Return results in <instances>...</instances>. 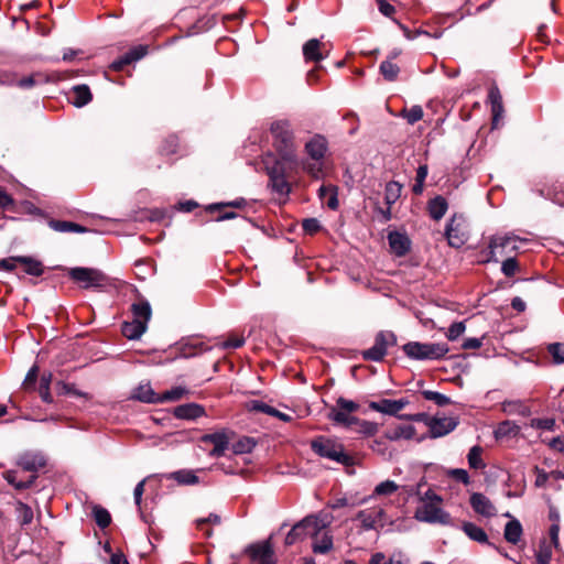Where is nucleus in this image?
Here are the masks:
<instances>
[{
    "mask_svg": "<svg viewBox=\"0 0 564 564\" xmlns=\"http://www.w3.org/2000/svg\"><path fill=\"white\" fill-rule=\"evenodd\" d=\"M273 147L280 158L288 162H295V137L292 124L286 119H276L270 124Z\"/></svg>",
    "mask_w": 564,
    "mask_h": 564,
    "instance_id": "obj_1",
    "label": "nucleus"
},
{
    "mask_svg": "<svg viewBox=\"0 0 564 564\" xmlns=\"http://www.w3.org/2000/svg\"><path fill=\"white\" fill-rule=\"evenodd\" d=\"M312 451L323 458L330 459L344 466L352 464V457L345 453L344 446L325 436H318L311 442Z\"/></svg>",
    "mask_w": 564,
    "mask_h": 564,
    "instance_id": "obj_2",
    "label": "nucleus"
},
{
    "mask_svg": "<svg viewBox=\"0 0 564 564\" xmlns=\"http://www.w3.org/2000/svg\"><path fill=\"white\" fill-rule=\"evenodd\" d=\"M327 525L328 522L322 519L319 514H310L292 527L285 536V545H293L307 536L315 535Z\"/></svg>",
    "mask_w": 564,
    "mask_h": 564,
    "instance_id": "obj_3",
    "label": "nucleus"
},
{
    "mask_svg": "<svg viewBox=\"0 0 564 564\" xmlns=\"http://www.w3.org/2000/svg\"><path fill=\"white\" fill-rule=\"evenodd\" d=\"M404 354L415 360H436L443 358L448 351L445 343L410 341L403 346Z\"/></svg>",
    "mask_w": 564,
    "mask_h": 564,
    "instance_id": "obj_4",
    "label": "nucleus"
},
{
    "mask_svg": "<svg viewBox=\"0 0 564 564\" xmlns=\"http://www.w3.org/2000/svg\"><path fill=\"white\" fill-rule=\"evenodd\" d=\"M263 162L272 191L279 195H288L291 187L285 177V163L289 162L282 158L278 160L273 154H268Z\"/></svg>",
    "mask_w": 564,
    "mask_h": 564,
    "instance_id": "obj_5",
    "label": "nucleus"
},
{
    "mask_svg": "<svg viewBox=\"0 0 564 564\" xmlns=\"http://www.w3.org/2000/svg\"><path fill=\"white\" fill-rule=\"evenodd\" d=\"M355 519L360 522V528L364 531H379L388 524H393V520L388 517L382 506H373L359 510Z\"/></svg>",
    "mask_w": 564,
    "mask_h": 564,
    "instance_id": "obj_6",
    "label": "nucleus"
},
{
    "mask_svg": "<svg viewBox=\"0 0 564 564\" xmlns=\"http://www.w3.org/2000/svg\"><path fill=\"white\" fill-rule=\"evenodd\" d=\"M522 239L513 234H498L490 238L488 260L498 261V257H511L519 249V242Z\"/></svg>",
    "mask_w": 564,
    "mask_h": 564,
    "instance_id": "obj_7",
    "label": "nucleus"
},
{
    "mask_svg": "<svg viewBox=\"0 0 564 564\" xmlns=\"http://www.w3.org/2000/svg\"><path fill=\"white\" fill-rule=\"evenodd\" d=\"M69 278L84 289H101L107 283V276L93 268L76 267L68 270Z\"/></svg>",
    "mask_w": 564,
    "mask_h": 564,
    "instance_id": "obj_8",
    "label": "nucleus"
},
{
    "mask_svg": "<svg viewBox=\"0 0 564 564\" xmlns=\"http://www.w3.org/2000/svg\"><path fill=\"white\" fill-rule=\"evenodd\" d=\"M442 503L429 502L422 503L416 508L414 518L420 522L431 524L452 525V517L442 507Z\"/></svg>",
    "mask_w": 564,
    "mask_h": 564,
    "instance_id": "obj_9",
    "label": "nucleus"
},
{
    "mask_svg": "<svg viewBox=\"0 0 564 564\" xmlns=\"http://www.w3.org/2000/svg\"><path fill=\"white\" fill-rule=\"evenodd\" d=\"M445 237L448 245L453 248H460L467 242L469 231L467 221L463 215L454 214L451 217L445 228Z\"/></svg>",
    "mask_w": 564,
    "mask_h": 564,
    "instance_id": "obj_10",
    "label": "nucleus"
},
{
    "mask_svg": "<svg viewBox=\"0 0 564 564\" xmlns=\"http://www.w3.org/2000/svg\"><path fill=\"white\" fill-rule=\"evenodd\" d=\"M397 344L395 335L390 330H381L375 337V344L362 351L365 360L381 361L387 355L388 348Z\"/></svg>",
    "mask_w": 564,
    "mask_h": 564,
    "instance_id": "obj_11",
    "label": "nucleus"
},
{
    "mask_svg": "<svg viewBox=\"0 0 564 564\" xmlns=\"http://www.w3.org/2000/svg\"><path fill=\"white\" fill-rule=\"evenodd\" d=\"M329 50L318 39H311L303 45V56L306 62L318 63L328 57Z\"/></svg>",
    "mask_w": 564,
    "mask_h": 564,
    "instance_id": "obj_12",
    "label": "nucleus"
},
{
    "mask_svg": "<svg viewBox=\"0 0 564 564\" xmlns=\"http://www.w3.org/2000/svg\"><path fill=\"white\" fill-rule=\"evenodd\" d=\"M469 503L473 510L485 518H494L497 514V509L491 500L481 492H474L470 495Z\"/></svg>",
    "mask_w": 564,
    "mask_h": 564,
    "instance_id": "obj_13",
    "label": "nucleus"
},
{
    "mask_svg": "<svg viewBox=\"0 0 564 564\" xmlns=\"http://www.w3.org/2000/svg\"><path fill=\"white\" fill-rule=\"evenodd\" d=\"M458 420L456 417H433L429 422L430 436L437 438L447 435L456 429Z\"/></svg>",
    "mask_w": 564,
    "mask_h": 564,
    "instance_id": "obj_14",
    "label": "nucleus"
},
{
    "mask_svg": "<svg viewBox=\"0 0 564 564\" xmlns=\"http://www.w3.org/2000/svg\"><path fill=\"white\" fill-rule=\"evenodd\" d=\"M46 464L45 457L39 452H25L17 459V465L35 475Z\"/></svg>",
    "mask_w": 564,
    "mask_h": 564,
    "instance_id": "obj_15",
    "label": "nucleus"
},
{
    "mask_svg": "<svg viewBox=\"0 0 564 564\" xmlns=\"http://www.w3.org/2000/svg\"><path fill=\"white\" fill-rule=\"evenodd\" d=\"M200 442L205 444H213V449L209 452L212 457H220L228 448L229 440L224 432H216L213 434H205L200 437Z\"/></svg>",
    "mask_w": 564,
    "mask_h": 564,
    "instance_id": "obj_16",
    "label": "nucleus"
},
{
    "mask_svg": "<svg viewBox=\"0 0 564 564\" xmlns=\"http://www.w3.org/2000/svg\"><path fill=\"white\" fill-rule=\"evenodd\" d=\"M148 53V48L144 45H138L127 52L124 55L113 61L110 65L111 69L116 72L122 70L127 65L137 62L144 57Z\"/></svg>",
    "mask_w": 564,
    "mask_h": 564,
    "instance_id": "obj_17",
    "label": "nucleus"
},
{
    "mask_svg": "<svg viewBox=\"0 0 564 564\" xmlns=\"http://www.w3.org/2000/svg\"><path fill=\"white\" fill-rule=\"evenodd\" d=\"M406 404H408V401L404 399H400V400L382 399L379 401H371L369 403V408L373 411H377V412H380L383 414L395 415Z\"/></svg>",
    "mask_w": 564,
    "mask_h": 564,
    "instance_id": "obj_18",
    "label": "nucleus"
},
{
    "mask_svg": "<svg viewBox=\"0 0 564 564\" xmlns=\"http://www.w3.org/2000/svg\"><path fill=\"white\" fill-rule=\"evenodd\" d=\"M310 538L313 539L312 551L315 554H327L334 547L333 535L326 528Z\"/></svg>",
    "mask_w": 564,
    "mask_h": 564,
    "instance_id": "obj_19",
    "label": "nucleus"
},
{
    "mask_svg": "<svg viewBox=\"0 0 564 564\" xmlns=\"http://www.w3.org/2000/svg\"><path fill=\"white\" fill-rule=\"evenodd\" d=\"M488 102L491 107L492 126L496 127L502 118L505 109L502 104V96L497 85H491L488 91Z\"/></svg>",
    "mask_w": 564,
    "mask_h": 564,
    "instance_id": "obj_20",
    "label": "nucleus"
},
{
    "mask_svg": "<svg viewBox=\"0 0 564 564\" xmlns=\"http://www.w3.org/2000/svg\"><path fill=\"white\" fill-rule=\"evenodd\" d=\"M327 151V141L321 135L316 134L305 144V152L311 160H324Z\"/></svg>",
    "mask_w": 564,
    "mask_h": 564,
    "instance_id": "obj_21",
    "label": "nucleus"
},
{
    "mask_svg": "<svg viewBox=\"0 0 564 564\" xmlns=\"http://www.w3.org/2000/svg\"><path fill=\"white\" fill-rule=\"evenodd\" d=\"M173 415L180 420H195L205 415V409L198 403H186L174 408Z\"/></svg>",
    "mask_w": 564,
    "mask_h": 564,
    "instance_id": "obj_22",
    "label": "nucleus"
},
{
    "mask_svg": "<svg viewBox=\"0 0 564 564\" xmlns=\"http://www.w3.org/2000/svg\"><path fill=\"white\" fill-rule=\"evenodd\" d=\"M389 246L394 254L398 257L404 256L411 246V241L406 235L393 231L388 235Z\"/></svg>",
    "mask_w": 564,
    "mask_h": 564,
    "instance_id": "obj_23",
    "label": "nucleus"
},
{
    "mask_svg": "<svg viewBox=\"0 0 564 564\" xmlns=\"http://www.w3.org/2000/svg\"><path fill=\"white\" fill-rule=\"evenodd\" d=\"M399 489L398 484H395L393 480H384L379 482L372 490V494L370 496L364 497L361 500L358 501V503H367L371 499H375L377 497H389L393 494H395Z\"/></svg>",
    "mask_w": 564,
    "mask_h": 564,
    "instance_id": "obj_24",
    "label": "nucleus"
},
{
    "mask_svg": "<svg viewBox=\"0 0 564 564\" xmlns=\"http://www.w3.org/2000/svg\"><path fill=\"white\" fill-rule=\"evenodd\" d=\"M210 346H207L204 341L198 338H192L186 343H183L180 347V356L183 358L194 357L203 351L209 350Z\"/></svg>",
    "mask_w": 564,
    "mask_h": 564,
    "instance_id": "obj_25",
    "label": "nucleus"
},
{
    "mask_svg": "<svg viewBox=\"0 0 564 564\" xmlns=\"http://www.w3.org/2000/svg\"><path fill=\"white\" fill-rule=\"evenodd\" d=\"M132 399L144 403H159L160 394L155 393L150 383L139 384L132 392Z\"/></svg>",
    "mask_w": 564,
    "mask_h": 564,
    "instance_id": "obj_26",
    "label": "nucleus"
},
{
    "mask_svg": "<svg viewBox=\"0 0 564 564\" xmlns=\"http://www.w3.org/2000/svg\"><path fill=\"white\" fill-rule=\"evenodd\" d=\"M415 435V427L411 424H401L389 429L384 433V438L389 441L411 440Z\"/></svg>",
    "mask_w": 564,
    "mask_h": 564,
    "instance_id": "obj_27",
    "label": "nucleus"
},
{
    "mask_svg": "<svg viewBox=\"0 0 564 564\" xmlns=\"http://www.w3.org/2000/svg\"><path fill=\"white\" fill-rule=\"evenodd\" d=\"M429 213L434 220H440L446 214L448 204L443 196H436L429 202Z\"/></svg>",
    "mask_w": 564,
    "mask_h": 564,
    "instance_id": "obj_28",
    "label": "nucleus"
},
{
    "mask_svg": "<svg viewBox=\"0 0 564 564\" xmlns=\"http://www.w3.org/2000/svg\"><path fill=\"white\" fill-rule=\"evenodd\" d=\"M91 93L87 85H77L73 88L72 104L75 107H84L91 100Z\"/></svg>",
    "mask_w": 564,
    "mask_h": 564,
    "instance_id": "obj_29",
    "label": "nucleus"
},
{
    "mask_svg": "<svg viewBox=\"0 0 564 564\" xmlns=\"http://www.w3.org/2000/svg\"><path fill=\"white\" fill-rule=\"evenodd\" d=\"M147 330L145 325L139 321L124 322L121 332L130 340L139 339Z\"/></svg>",
    "mask_w": 564,
    "mask_h": 564,
    "instance_id": "obj_30",
    "label": "nucleus"
},
{
    "mask_svg": "<svg viewBox=\"0 0 564 564\" xmlns=\"http://www.w3.org/2000/svg\"><path fill=\"white\" fill-rule=\"evenodd\" d=\"M522 532L520 521L512 519L506 524L503 535L509 543L517 544L521 539Z\"/></svg>",
    "mask_w": 564,
    "mask_h": 564,
    "instance_id": "obj_31",
    "label": "nucleus"
},
{
    "mask_svg": "<svg viewBox=\"0 0 564 564\" xmlns=\"http://www.w3.org/2000/svg\"><path fill=\"white\" fill-rule=\"evenodd\" d=\"M462 530L473 541H476L478 543L488 542V536L484 529H481L480 527L476 525L473 522H464L462 525Z\"/></svg>",
    "mask_w": 564,
    "mask_h": 564,
    "instance_id": "obj_32",
    "label": "nucleus"
},
{
    "mask_svg": "<svg viewBox=\"0 0 564 564\" xmlns=\"http://www.w3.org/2000/svg\"><path fill=\"white\" fill-rule=\"evenodd\" d=\"M350 412H346L337 406L332 408L328 417L335 423L341 424L346 427H351L355 422H357V417L350 415Z\"/></svg>",
    "mask_w": 564,
    "mask_h": 564,
    "instance_id": "obj_33",
    "label": "nucleus"
},
{
    "mask_svg": "<svg viewBox=\"0 0 564 564\" xmlns=\"http://www.w3.org/2000/svg\"><path fill=\"white\" fill-rule=\"evenodd\" d=\"M50 227L58 232H86L87 228L72 221L66 220H51L48 223Z\"/></svg>",
    "mask_w": 564,
    "mask_h": 564,
    "instance_id": "obj_34",
    "label": "nucleus"
},
{
    "mask_svg": "<svg viewBox=\"0 0 564 564\" xmlns=\"http://www.w3.org/2000/svg\"><path fill=\"white\" fill-rule=\"evenodd\" d=\"M132 314L133 321H139L141 324L145 325L150 321L151 317V306L148 302H139L132 304Z\"/></svg>",
    "mask_w": 564,
    "mask_h": 564,
    "instance_id": "obj_35",
    "label": "nucleus"
},
{
    "mask_svg": "<svg viewBox=\"0 0 564 564\" xmlns=\"http://www.w3.org/2000/svg\"><path fill=\"white\" fill-rule=\"evenodd\" d=\"M3 478L12 485L18 490H23L30 488L34 480L36 479V475H31L26 480H18L15 470H8L3 474Z\"/></svg>",
    "mask_w": 564,
    "mask_h": 564,
    "instance_id": "obj_36",
    "label": "nucleus"
},
{
    "mask_svg": "<svg viewBox=\"0 0 564 564\" xmlns=\"http://www.w3.org/2000/svg\"><path fill=\"white\" fill-rule=\"evenodd\" d=\"M249 553L252 558L259 560L260 562L264 561L267 557H273V551L269 542L251 545Z\"/></svg>",
    "mask_w": 564,
    "mask_h": 564,
    "instance_id": "obj_37",
    "label": "nucleus"
},
{
    "mask_svg": "<svg viewBox=\"0 0 564 564\" xmlns=\"http://www.w3.org/2000/svg\"><path fill=\"white\" fill-rule=\"evenodd\" d=\"M18 262L24 265V272L30 275L40 276L44 271L42 263L31 257L20 256Z\"/></svg>",
    "mask_w": 564,
    "mask_h": 564,
    "instance_id": "obj_38",
    "label": "nucleus"
},
{
    "mask_svg": "<svg viewBox=\"0 0 564 564\" xmlns=\"http://www.w3.org/2000/svg\"><path fill=\"white\" fill-rule=\"evenodd\" d=\"M169 478L174 479L180 485H195L198 482V477L191 469L174 471L170 474Z\"/></svg>",
    "mask_w": 564,
    "mask_h": 564,
    "instance_id": "obj_39",
    "label": "nucleus"
},
{
    "mask_svg": "<svg viewBox=\"0 0 564 564\" xmlns=\"http://www.w3.org/2000/svg\"><path fill=\"white\" fill-rule=\"evenodd\" d=\"M15 512L21 527L28 525L33 521V510L26 503L18 501L15 505Z\"/></svg>",
    "mask_w": 564,
    "mask_h": 564,
    "instance_id": "obj_40",
    "label": "nucleus"
},
{
    "mask_svg": "<svg viewBox=\"0 0 564 564\" xmlns=\"http://www.w3.org/2000/svg\"><path fill=\"white\" fill-rule=\"evenodd\" d=\"M187 394H189V390L187 388L182 386L174 387L171 390H167L164 393L160 394L159 403L177 401L186 397Z\"/></svg>",
    "mask_w": 564,
    "mask_h": 564,
    "instance_id": "obj_41",
    "label": "nucleus"
},
{
    "mask_svg": "<svg viewBox=\"0 0 564 564\" xmlns=\"http://www.w3.org/2000/svg\"><path fill=\"white\" fill-rule=\"evenodd\" d=\"M482 447L479 445H475L469 449V453L467 455L468 465L473 469H484L486 467V464L484 463L482 458Z\"/></svg>",
    "mask_w": 564,
    "mask_h": 564,
    "instance_id": "obj_42",
    "label": "nucleus"
},
{
    "mask_svg": "<svg viewBox=\"0 0 564 564\" xmlns=\"http://www.w3.org/2000/svg\"><path fill=\"white\" fill-rule=\"evenodd\" d=\"M402 186L398 182H389L386 185L384 202L388 206H392L401 195Z\"/></svg>",
    "mask_w": 564,
    "mask_h": 564,
    "instance_id": "obj_43",
    "label": "nucleus"
},
{
    "mask_svg": "<svg viewBox=\"0 0 564 564\" xmlns=\"http://www.w3.org/2000/svg\"><path fill=\"white\" fill-rule=\"evenodd\" d=\"M52 373L51 372H47V373H43L42 377H41V380H40V386H39V393H40V397L41 399L46 402V403H52L53 402V398L51 395V392H50V386H51V382H52Z\"/></svg>",
    "mask_w": 564,
    "mask_h": 564,
    "instance_id": "obj_44",
    "label": "nucleus"
},
{
    "mask_svg": "<svg viewBox=\"0 0 564 564\" xmlns=\"http://www.w3.org/2000/svg\"><path fill=\"white\" fill-rule=\"evenodd\" d=\"M399 66L394 64L391 59H386L380 64V73L382 74L384 79L389 82L395 80L399 75Z\"/></svg>",
    "mask_w": 564,
    "mask_h": 564,
    "instance_id": "obj_45",
    "label": "nucleus"
},
{
    "mask_svg": "<svg viewBox=\"0 0 564 564\" xmlns=\"http://www.w3.org/2000/svg\"><path fill=\"white\" fill-rule=\"evenodd\" d=\"M552 544L545 540L541 541L539 550L535 554L538 564H550L552 557Z\"/></svg>",
    "mask_w": 564,
    "mask_h": 564,
    "instance_id": "obj_46",
    "label": "nucleus"
},
{
    "mask_svg": "<svg viewBox=\"0 0 564 564\" xmlns=\"http://www.w3.org/2000/svg\"><path fill=\"white\" fill-rule=\"evenodd\" d=\"M93 516H94L96 523L101 529L107 528L111 522L110 513L108 512L107 509H105L100 506H95L93 508Z\"/></svg>",
    "mask_w": 564,
    "mask_h": 564,
    "instance_id": "obj_47",
    "label": "nucleus"
},
{
    "mask_svg": "<svg viewBox=\"0 0 564 564\" xmlns=\"http://www.w3.org/2000/svg\"><path fill=\"white\" fill-rule=\"evenodd\" d=\"M303 169L314 178H321L324 174V160H312L311 162H304Z\"/></svg>",
    "mask_w": 564,
    "mask_h": 564,
    "instance_id": "obj_48",
    "label": "nucleus"
},
{
    "mask_svg": "<svg viewBox=\"0 0 564 564\" xmlns=\"http://www.w3.org/2000/svg\"><path fill=\"white\" fill-rule=\"evenodd\" d=\"M356 425V431L366 436H372L379 431V425L375 422L359 420L357 417V422L354 423Z\"/></svg>",
    "mask_w": 564,
    "mask_h": 564,
    "instance_id": "obj_49",
    "label": "nucleus"
},
{
    "mask_svg": "<svg viewBox=\"0 0 564 564\" xmlns=\"http://www.w3.org/2000/svg\"><path fill=\"white\" fill-rule=\"evenodd\" d=\"M369 564H404L401 554L387 557L383 553L377 552L370 557Z\"/></svg>",
    "mask_w": 564,
    "mask_h": 564,
    "instance_id": "obj_50",
    "label": "nucleus"
},
{
    "mask_svg": "<svg viewBox=\"0 0 564 564\" xmlns=\"http://www.w3.org/2000/svg\"><path fill=\"white\" fill-rule=\"evenodd\" d=\"M519 432V426L511 421H503L501 422L497 430H496V436L497 437H505L510 435H517Z\"/></svg>",
    "mask_w": 564,
    "mask_h": 564,
    "instance_id": "obj_51",
    "label": "nucleus"
},
{
    "mask_svg": "<svg viewBox=\"0 0 564 564\" xmlns=\"http://www.w3.org/2000/svg\"><path fill=\"white\" fill-rule=\"evenodd\" d=\"M547 351L552 356L554 364H564V343L550 344Z\"/></svg>",
    "mask_w": 564,
    "mask_h": 564,
    "instance_id": "obj_52",
    "label": "nucleus"
},
{
    "mask_svg": "<svg viewBox=\"0 0 564 564\" xmlns=\"http://www.w3.org/2000/svg\"><path fill=\"white\" fill-rule=\"evenodd\" d=\"M422 395L424 397L425 400L433 401L440 406H444L451 403V399L447 395L436 391L424 390L422 392Z\"/></svg>",
    "mask_w": 564,
    "mask_h": 564,
    "instance_id": "obj_53",
    "label": "nucleus"
},
{
    "mask_svg": "<svg viewBox=\"0 0 564 564\" xmlns=\"http://www.w3.org/2000/svg\"><path fill=\"white\" fill-rule=\"evenodd\" d=\"M403 117L410 124H414L423 118V109L421 106H413L408 110H403Z\"/></svg>",
    "mask_w": 564,
    "mask_h": 564,
    "instance_id": "obj_54",
    "label": "nucleus"
},
{
    "mask_svg": "<svg viewBox=\"0 0 564 564\" xmlns=\"http://www.w3.org/2000/svg\"><path fill=\"white\" fill-rule=\"evenodd\" d=\"M501 271L508 278L513 276L516 274V272L518 271V262H517L516 258L514 257L506 258V260L502 262Z\"/></svg>",
    "mask_w": 564,
    "mask_h": 564,
    "instance_id": "obj_55",
    "label": "nucleus"
},
{
    "mask_svg": "<svg viewBox=\"0 0 564 564\" xmlns=\"http://www.w3.org/2000/svg\"><path fill=\"white\" fill-rule=\"evenodd\" d=\"M465 329L466 326L464 322L453 323L446 333V337L452 341L456 340L459 336L464 334Z\"/></svg>",
    "mask_w": 564,
    "mask_h": 564,
    "instance_id": "obj_56",
    "label": "nucleus"
},
{
    "mask_svg": "<svg viewBox=\"0 0 564 564\" xmlns=\"http://www.w3.org/2000/svg\"><path fill=\"white\" fill-rule=\"evenodd\" d=\"M246 205H247V202L245 198H238V199L226 202V203L213 204L208 207V209L214 210V209H220L224 207L242 208Z\"/></svg>",
    "mask_w": 564,
    "mask_h": 564,
    "instance_id": "obj_57",
    "label": "nucleus"
},
{
    "mask_svg": "<svg viewBox=\"0 0 564 564\" xmlns=\"http://www.w3.org/2000/svg\"><path fill=\"white\" fill-rule=\"evenodd\" d=\"M448 476L457 481L468 485L470 482L469 475L466 469L455 468L448 471Z\"/></svg>",
    "mask_w": 564,
    "mask_h": 564,
    "instance_id": "obj_58",
    "label": "nucleus"
},
{
    "mask_svg": "<svg viewBox=\"0 0 564 564\" xmlns=\"http://www.w3.org/2000/svg\"><path fill=\"white\" fill-rule=\"evenodd\" d=\"M336 406L346 412H350V413H354L359 409V405L356 402H354L351 400H347L341 397L338 398V400L336 402Z\"/></svg>",
    "mask_w": 564,
    "mask_h": 564,
    "instance_id": "obj_59",
    "label": "nucleus"
},
{
    "mask_svg": "<svg viewBox=\"0 0 564 564\" xmlns=\"http://www.w3.org/2000/svg\"><path fill=\"white\" fill-rule=\"evenodd\" d=\"M302 227L305 232L313 235L321 229V224L316 218H307L303 220Z\"/></svg>",
    "mask_w": 564,
    "mask_h": 564,
    "instance_id": "obj_60",
    "label": "nucleus"
},
{
    "mask_svg": "<svg viewBox=\"0 0 564 564\" xmlns=\"http://www.w3.org/2000/svg\"><path fill=\"white\" fill-rule=\"evenodd\" d=\"M532 426L541 430L552 431L555 426L554 419H536L532 421Z\"/></svg>",
    "mask_w": 564,
    "mask_h": 564,
    "instance_id": "obj_61",
    "label": "nucleus"
},
{
    "mask_svg": "<svg viewBox=\"0 0 564 564\" xmlns=\"http://www.w3.org/2000/svg\"><path fill=\"white\" fill-rule=\"evenodd\" d=\"M245 344V338L241 337V336H234V337H230L229 339L223 341L220 344V346L225 349H228V348H239L241 347L242 345Z\"/></svg>",
    "mask_w": 564,
    "mask_h": 564,
    "instance_id": "obj_62",
    "label": "nucleus"
},
{
    "mask_svg": "<svg viewBox=\"0 0 564 564\" xmlns=\"http://www.w3.org/2000/svg\"><path fill=\"white\" fill-rule=\"evenodd\" d=\"M534 473L536 474L534 485L536 487H544L547 482L550 475L544 469H541L538 466L534 467Z\"/></svg>",
    "mask_w": 564,
    "mask_h": 564,
    "instance_id": "obj_63",
    "label": "nucleus"
},
{
    "mask_svg": "<svg viewBox=\"0 0 564 564\" xmlns=\"http://www.w3.org/2000/svg\"><path fill=\"white\" fill-rule=\"evenodd\" d=\"M252 409L258 411V412H262V413H265V414H269L271 416H273L274 412L276 409H274L273 406L262 402V401H254L253 404H252Z\"/></svg>",
    "mask_w": 564,
    "mask_h": 564,
    "instance_id": "obj_64",
    "label": "nucleus"
}]
</instances>
